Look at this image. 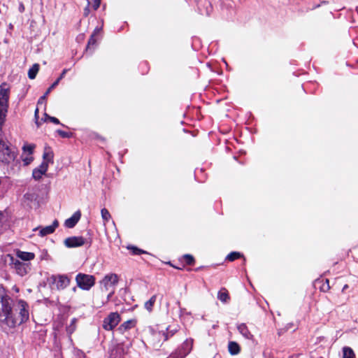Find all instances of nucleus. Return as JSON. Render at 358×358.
I'll return each mask as SVG.
<instances>
[{
  "label": "nucleus",
  "mask_w": 358,
  "mask_h": 358,
  "mask_svg": "<svg viewBox=\"0 0 358 358\" xmlns=\"http://www.w3.org/2000/svg\"><path fill=\"white\" fill-rule=\"evenodd\" d=\"M217 298L222 302L226 303L229 299V294L225 288L221 289L217 294Z\"/></svg>",
  "instance_id": "obj_18"
},
{
  "label": "nucleus",
  "mask_w": 358,
  "mask_h": 358,
  "mask_svg": "<svg viewBox=\"0 0 358 358\" xmlns=\"http://www.w3.org/2000/svg\"><path fill=\"white\" fill-rule=\"evenodd\" d=\"M238 330L245 338L248 339H251L252 338V335L245 324H239L238 326Z\"/></svg>",
  "instance_id": "obj_15"
},
{
  "label": "nucleus",
  "mask_w": 358,
  "mask_h": 358,
  "mask_svg": "<svg viewBox=\"0 0 358 358\" xmlns=\"http://www.w3.org/2000/svg\"><path fill=\"white\" fill-rule=\"evenodd\" d=\"M13 266L16 271V273L20 276H24L29 273L30 271V266L29 263L21 262L19 260L13 262Z\"/></svg>",
  "instance_id": "obj_10"
},
{
  "label": "nucleus",
  "mask_w": 358,
  "mask_h": 358,
  "mask_svg": "<svg viewBox=\"0 0 358 358\" xmlns=\"http://www.w3.org/2000/svg\"><path fill=\"white\" fill-rule=\"evenodd\" d=\"M119 280L117 274L110 273L106 275L103 279L100 282L102 289L105 291H109L110 289H114V287L117 284Z\"/></svg>",
  "instance_id": "obj_7"
},
{
  "label": "nucleus",
  "mask_w": 358,
  "mask_h": 358,
  "mask_svg": "<svg viewBox=\"0 0 358 358\" xmlns=\"http://www.w3.org/2000/svg\"><path fill=\"white\" fill-rule=\"evenodd\" d=\"M348 287V285H345L343 288V291L345 289H347Z\"/></svg>",
  "instance_id": "obj_40"
},
{
  "label": "nucleus",
  "mask_w": 358,
  "mask_h": 358,
  "mask_svg": "<svg viewBox=\"0 0 358 358\" xmlns=\"http://www.w3.org/2000/svg\"><path fill=\"white\" fill-rule=\"evenodd\" d=\"M48 281L55 289L62 290L69 285L71 279L67 275H52Z\"/></svg>",
  "instance_id": "obj_3"
},
{
  "label": "nucleus",
  "mask_w": 358,
  "mask_h": 358,
  "mask_svg": "<svg viewBox=\"0 0 358 358\" xmlns=\"http://www.w3.org/2000/svg\"><path fill=\"white\" fill-rule=\"evenodd\" d=\"M34 148V145H27L23 146V150L24 151H27L29 154H31L33 152V150Z\"/></svg>",
  "instance_id": "obj_33"
},
{
  "label": "nucleus",
  "mask_w": 358,
  "mask_h": 358,
  "mask_svg": "<svg viewBox=\"0 0 358 358\" xmlns=\"http://www.w3.org/2000/svg\"><path fill=\"white\" fill-rule=\"evenodd\" d=\"M38 109L36 108V110H35V117L36 119L38 118Z\"/></svg>",
  "instance_id": "obj_39"
},
{
  "label": "nucleus",
  "mask_w": 358,
  "mask_h": 358,
  "mask_svg": "<svg viewBox=\"0 0 358 358\" xmlns=\"http://www.w3.org/2000/svg\"><path fill=\"white\" fill-rule=\"evenodd\" d=\"M343 358H355V355L352 349L350 347H344L343 348Z\"/></svg>",
  "instance_id": "obj_20"
},
{
  "label": "nucleus",
  "mask_w": 358,
  "mask_h": 358,
  "mask_svg": "<svg viewBox=\"0 0 358 358\" xmlns=\"http://www.w3.org/2000/svg\"><path fill=\"white\" fill-rule=\"evenodd\" d=\"M120 322V316L117 312L110 313L103 321L105 330H113Z\"/></svg>",
  "instance_id": "obj_6"
},
{
  "label": "nucleus",
  "mask_w": 358,
  "mask_h": 358,
  "mask_svg": "<svg viewBox=\"0 0 358 358\" xmlns=\"http://www.w3.org/2000/svg\"><path fill=\"white\" fill-rule=\"evenodd\" d=\"M228 349H229V353L232 355H237L240 352L239 345L234 341H231L229 343Z\"/></svg>",
  "instance_id": "obj_17"
},
{
  "label": "nucleus",
  "mask_w": 358,
  "mask_h": 358,
  "mask_svg": "<svg viewBox=\"0 0 358 358\" xmlns=\"http://www.w3.org/2000/svg\"><path fill=\"white\" fill-rule=\"evenodd\" d=\"M12 304V299L0 287V324L4 329H13L29 319L28 306L25 301L20 300L14 306Z\"/></svg>",
  "instance_id": "obj_1"
},
{
  "label": "nucleus",
  "mask_w": 358,
  "mask_h": 358,
  "mask_svg": "<svg viewBox=\"0 0 358 358\" xmlns=\"http://www.w3.org/2000/svg\"><path fill=\"white\" fill-rule=\"evenodd\" d=\"M39 171H41L43 173H45L48 169V164L47 162H43L37 168Z\"/></svg>",
  "instance_id": "obj_30"
},
{
  "label": "nucleus",
  "mask_w": 358,
  "mask_h": 358,
  "mask_svg": "<svg viewBox=\"0 0 358 358\" xmlns=\"http://www.w3.org/2000/svg\"><path fill=\"white\" fill-rule=\"evenodd\" d=\"M39 70V65L38 64H35L32 66V67L28 71V76L30 79H34L36 76L37 73Z\"/></svg>",
  "instance_id": "obj_21"
},
{
  "label": "nucleus",
  "mask_w": 358,
  "mask_h": 358,
  "mask_svg": "<svg viewBox=\"0 0 358 358\" xmlns=\"http://www.w3.org/2000/svg\"><path fill=\"white\" fill-rule=\"evenodd\" d=\"M99 29H96L93 34L91 36L88 41L87 49L90 48L91 45H94L96 43V39L95 38V35L98 33Z\"/></svg>",
  "instance_id": "obj_25"
},
{
  "label": "nucleus",
  "mask_w": 358,
  "mask_h": 358,
  "mask_svg": "<svg viewBox=\"0 0 358 358\" xmlns=\"http://www.w3.org/2000/svg\"><path fill=\"white\" fill-rule=\"evenodd\" d=\"M90 14V1H87V6L84 8L83 15L84 16L87 17Z\"/></svg>",
  "instance_id": "obj_34"
},
{
  "label": "nucleus",
  "mask_w": 358,
  "mask_h": 358,
  "mask_svg": "<svg viewBox=\"0 0 358 358\" xmlns=\"http://www.w3.org/2000/svg\"><path fill=\"white\" fill-rule=\"evenodd\" d=\"M44 175V173H43L41 171H39L38 169H34L33 171V173H32V176H33V178L36 180H40L41 178H42V176Z\"/></svg>",
  "instance_id": "obj_27"
},
{
  "label": "nucleus",
  "mask_w": 358,
  "mask_h": 358,
  "mask_svg": "<svg viewBox=\"0 0 358 358\" xmlns=\"http://www.w3.org/2000/svg\"><path fill=\"white\" fill-rule=\"evenodd\" d=\"M15 152L12 151L8 145L0 139V162L8 164L15 159Z\"/></svg>",
  "instance_id": "obj_5"
},
{
  "label": "nucleus",
  "mask_w": 358,
  "mask_h": 358,
  "mask_svg": "<svg viewBox=\"0 0 358 358\" xmlns=\"http://www.w3.org/2000/svg\"><path fill=\"white\" fill-rule=\"evenodd\" d=\"M59 83V80H55L50 87L47 90L46 92L44 95H43L38 101V105L42 104L46 99L48 94L51 92V90L55 88Z\"/></svg>",
  "instance_id": "obj_19"
},
{
  "label": "nucleus",
  "mask_w": 358,
  "mask_h": 358,
  "mask_svg": "<svg viewBox=\"0 0 358 358\" xmlns=\"http://www.w3.org/2000/svg\"><path fill=\"white\" fill-rule=\"evenodd\" d=\"M58 225L59 222L57 220H55L52 225L47 226L45 227H38L34 229V230L36 231L39 229V235L41 236H45L46 235L52 234L55 231V229L58 227Z\"/></svg>",
  "instance_id": "obj_11"
},
{
  "label": "nucleus",
  "mask_w": 358,
  "mask_h": 358,
  "mask_svg": "<svg viewBox=\"0 0 358 358\" xmlns=\"http://www.w3.org/2000/svg\"><path fill=\"white\" fill-rule=\"evenodd\" d=\"M10 94V88L6 83L0 85V120L1 116H6L8 108V99Z\"/></svg>",
  "instance_id": "obj_2"
},
{
  "label": "nucleus",
  "mask_w": 358,
  "mask_h": 358,
  "mask_svg": "<svg viewBox=\"0 0 358 358\" xmlns=\"http://www.w3.org/2000/svg\"><path fill=\"white\" fill-rule=\"evenodd\" d=\"M81 217V213L80 210L76 211L74 213V214L69 217V219L66 220L65 221V226L67 228H73L80 220Z\"/></svg>",
  "instance_id": "obj_13"
},
{
  "label": "nucleus",
  "mask_w": 358,
  "mask_h": 358,
  "mask_svg": "<svg viewBox=\"0 0 358 358\" xmlns=\"http://www.w3.org/2000/svg\"><path fill=\"white\" fill-rule=\"evenodd\" d=\"M242 257V255L240 253V252H232L231 253H229L227 257V259L230 261V262H233L234 261L235 259H237L240 257Z\"/></svg>",
  "instance_id": "obj_24"
},
{
  "label": "nucleus",
  "mask_w": 358,
  "mask_h": 358,
  "mask_svg": "<svg viewBox=\"0 0 358 358\" xmlns=\"http://www.w3.org/2000/svg\"><path fill=\"white\" fill-rule=\"evenodd\" d=\"M157 296L153 295L148 301L145 303V308L149 312L152 311V307L156 301Z\"/></svg>",
  "instance_id": "obj_22"
},
{
  "label": "nucleus",
  "mask_w": 358,
  "mask_h": 358,
  "mask_svg": "<svg viewBox=\"0 0 358 358\" xmlns=\"http://www.w3.org/2000/svg\"><path fill=\"white\" fill-rule=\"evenodd\" d=\"M85 239L82 236H71L64 240V245L67 248L80 247L85 244Z\"/></svg>",
  "instance_id": "obj_9"
},
{
  "label": "nucleus",
  "mask_w": 358,
  "mask_h": 358,
  "mask_svg": "<svg viewBox=\"0 0 358 358\" xmlns=\"http://www.w3.org/2000/svg\"><path fill=\"white\" fill-rule=\"evenodd\" d=\"M17 256L23 261H30L33 259L35 257L34 254L32 252L22 251H18L17 253Z\"/></svg>",
  "instance_id": "obj_16"
},
{
  "label": "nucleus",
  "mask_w": 358,
  "mask_h": 358,
  "mask_svg": "<svg viewBox=\"0 0 358 358\" xmlns=\"http://www.w3.org/2000/svg\"><path fill=\"white\" fill-rule=\"evenodd\" d=\"M47 120H50L51 122L56 124H60V122L57 118H56L55 117H51L45 113L44 121H46Z\"/></svg>",
  "instance_id": "obj_28"
},
{
  "label": "nucleus",
  "mask_w": 358,
  "mask_h": 358,
  "mask_svg": "<svg viewBox=\"0 0 358 358\" xmlns=\"http://www.w3.org/2000/svg\"><path fill=\"white\" fill-rule=\"evenodd\" d=\"M54 154L51 149L48 147L44 148L43 159L44 162L53 163Z\"/></svg>",
  "instance_id": "obj_14"
},
{
  "label": "nucleus",
  "mask_w": 358,
  "mask_h": 358,
  "mask_svg": "<svg viewBox=\"0 0 358 358\" xmlns=\"http://www.w3.org/2000/svg\"><path fill=\"white\" fill-rule=\"evenodd\" d=\"M101 217L103 220L106 222H108L110 218V214L108 210L106 208H103L101 211Z\"/></svg>",
  "instance_id": "obj_26"
},
{
  "label": "nucleus",
  "mask_w": 358,
  "mask_h": 358,
  "mask_svg": "<svg viewBox=\"0 0 358 358\" xmlns=\"http://www.w3.org/2000/svg\"><path fill=\"white\" fill-rule=\"evenodd\" d=\"M129 348V345L117 344L110 350L109 358H124V355L127 353Z\"/></svg>",
  "instance_id": "obj_8"
},
{
  "label": "nucleus",
  "mask_w": 358,
  "mask_h": 358,
  "mask_svg": "<svg viewBox=\"0 0 358 358\" xmlns=\"http://www.w3.org/2000/svg\"><path fill=\"white\" fill-rule=\"evenodd\" d=\"M189 343L187 342L183 343L182 349L173 353L170 355L169 358H184L190 351L188 348Z\"/></svg>",
  "instance_id": "obj_12"
},
{
  "label": "nucleus",
  "mask_w": 358,
  "mask_h": 358,
  "mask_svg": "<svg viewBox=\"0 0 358 358\" xmlns=\"http://www.w3.org/2000/svg\"><path fill=\"white\" fill-rule=\"evenodd\" d=\"M57 132L62 138H69L72 135L71 133H68V132H66V131L60 130V129L57 130Z\"/></svg>",
  "instance_id": "obj_32"
},
{
  "label": "nucleus",
  "mask_w": 358,
  "mask_h": 358,
  "mask_svg": "<svg viewBox=\"0 0 358 358\" xmlns=\"http://www.w3.org/2000/svg\"><path fill=\"white\" fill-rule=\"evenodd\" d=\"M183 257L185 259L187 264L192 265L194 263V259L192 255H185Z\"/></svg>",
  "instance_id": "obj_29"
},
{
  "label": "nucleus",
  "mask_w": 358,
  "mask_h": 358,
  "mask_svg": "<svg viewBox=\"0 0 358 358\" xmlns=\"http://www.w3.org/2000/svg\"><path fill=\"white\" fill-rule=\"evenodd\" d=\"M78 287L83 290H89L95 284V278L92 275L79 273L76 277Z\"/></svg>",
  "instance_id": "obj_4"
},
{
  "label": "nucleus",
  "mask_w": 358,
  "mask_h": 358,
  "mask_svg": "<svg viewBox=\"0 0 358 358\" xmlns=\"http://www.w3.org/2000/svg\"><path fill=\"white\" fill-rule=\"evenodd\" d=\"M128 249L131 250L132 251V253L134 255H140V254H142V253H145V251L136 248V247H134V246H131V247H128Z\"/></svg>",
  "instance_id": "obj_31"
},
{
  "label": "nucleus",
  "mask_w": 358,
  "mask_h": 358,
  "mask_svg": "<svg viewBox=\"0 0 358 358\" xmlns=\"http://www.w3.org/2000/svg\"><path fill=\"white\" fill-rule=\"evenodd\" d=\"M134 324H135V322L134 320H128V321L124 322L123 324H122L120 325V327H119V329L120 330H122V329L127 330V329L133 327L134 326Z\"/></svg>",
  "instance_id": "obj_23"
},
{
  "label": "nucleus",
  "mask_w": 358,
  "mask_h": 358,
  "mask_svg": "<svg viewBox=\"0 0 358 358\" xmlns=\"http://www.w3.org/2000/svg\"><path fill=\"white\" fill-rule=\"evenodd\" d=\"M109 291L110 292H109L108 294L107 295V301H108L110 300V297L113 296V294L115 292L114 289H110Z\"/></svg>",
  "instance_id": "obj_37"
},
{
  "label": "nucleus",
  "mask_w": 358,
  "mask_h": 358,
  "mask_svg": "<svg viewBox=\"0 0 358 358\" xmlns=\"http://www.w3.org/2000/svg\"><path fill=\"white\" fill-rule=\"evenodd\" d=\"M36 124H37L38 126L39 125V123L38 122V121L36 122Z\"/></svg>",
  "instance_id": "obj_41"
},
{
  "label": "nucleus",
  "mask_w": 358,
  "mask_h": 358,
  "mask_svg": "<svg viewBox=\"0 0 358 358\" xmlns=\"http://www.w3.org/2000/svg\"><path fill=\"white\" fill-rule=\"evenodd\" d=\"M24 10V7L23 4H20V12H23Z\"/></svg>",
  "instance_id": "obj_38"
},
{
  "label": "nucleus",
  "mask_w": 358,
  "mask_h": 358,
  "mask_svg": "<svg viewBox=\"0 0 358 358\" xmlns=\"http://www.w3.org/2000/svg\"><path fill=\"white\" fill-rule=\"evenodd\" d=\"M94 2L93 8L94 10H97L100 6L101 0H92Z\"/></svg>",
  "instance_id": "obj_35"
},
{
  "label": "nucleus",
  "mask_w": 358,
  "mask_h": 358,
  "mask_svg": "<svg viewBox=\"0 0 358 358\" xmlns=\"http://www.w3.org/2000/svg\"><path fill=\"white\" fill-rule=\"evenodd\" d=\"M67 69H64L60 75V76L57 79V80H59V82L64 77L65 74L67 72Z\"/></svg>",
  "instance_id": "obj_36"
}]
</instances>
